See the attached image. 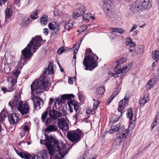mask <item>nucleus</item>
<instances>
[{"label": "nucleus", "instance_id": "f3484780", "mask_svg": "<svg viewBox=\"0 0 159 159\" xmlns=\"http://www.w3.org/2000/svg\"><path fill=\"white\" fill-rule=\"evenodd\" d=\"M50 107V110L49 111V115L50 117L55 120L58 117L62 116V113L60 112L57 111L55 109L51 110V107Z\"/></svg>", "mask_w": 159, "mask_h": 159}, {"label": "nucleus", "instance_id": "e2e57ef3", "mask_svg": "<svg viewBox=\"0 0 159 159\" xmlns=\"http://www.w3.org/2000/svg\"><path fill=\"white\" fill-rule=\"evenodd\" d=\"M53 101H53V98H50V102H49V104L52 105V103H53Z\"/></svg>", "mask_w": 159, "mask_h": 159}, {"label": "nucleus", "instance_id": "680f3d73", "mask_svg": "<svg viewBox=\"0 0 159 159\" xmlns=\"http://www.w3.org/2000/svg\"><path fill=\"white\" fill-rule=\"evenodd\" d=\"M85 52L86 54L88 53H90V52L92 53V51L91 50V49H87L85 51Z\"/></svg>", "mask_w": 159, "mask_h": 159}, {"label": "nucleus", "instance_id": "72a5a7b5", "mask_svg": "<svg viewBox=\"0 0 159 159\" xmlns=\"http://www.w3.org/2000/svg\"><path fill=\"white\" fill-rule=\"evenodd\" d=\"M59 24L56 23L55 22H50L48 24V27L50 30L52 31L55 28H57Z\"/></svg>", "mask_w": 159, "mask_h": 159}, {"label": "nucleus", "instance_id": "6e6552de", "mask_svg": "<svg viewBox=\"0 0 159 159\" xmlns=\"http://www.w3.org/2000/svg\"><path fill=\"white\" fill-rule=\"evenodd\" d=\"M17 109L22 115H24L29 112L30 108L27 102H23L20 103Z\"/></svg>", "mask_w": 159, "mask_h": 159}, {"label": "nucleus", "instance_id": "aec40b11", "mask_svg": "<svg viewBox=\"0 0 159 159\" xmlns=\"http://www.w3.org/2000/svg\"><path fill=\"white\" fill-rule=\"evenodd\" d=\"M31 99L33 101L34 107L36 109L37 108L38 109H40V101H41V99L39 98L36 97V96L32 95Z\"/></svg>", "mask_w": 159, "mask_h": 159}, {"label": "nucleus", "instance_id": "a18cd8bd", "mask_svg": "<svg viewBox=\"0 0 159 159\" xmlns=\"http://www.w3.org/2000/svg\"><path fill=\"white\" fill-rule=\"evenodd\" d=\"M148 102L147 99L145 97H143L140 101L139 103L140 106H143L144 104Z\"/></svg>", "mask_w": 159, "mask_h": 159}, {"label": "nucleus", "instance_id": "b1692460", "mask_svg": "<svg viewBox=\"0 0 159 159\" xmlns=\"http://www.w3.org/2000/svg\"><path fill=\"white\" fill-rule=\"evenodd\" d=\"M57 130L58 128L56 125L51 124L47 126V128L45 129V131L49 133H51L56 131Z\"/></svg>", "mask_w": 159, "mask_h": 159}, {"label": "nucleus", "instance_id": "4be33fe9", "mask_svg": "<svg viewBox=\"0 0 159 159\" xmlns=\"http://www.w3.org/2000/svg\"><path fill=\"white\" fill-rule=\"evenodd\" d=\"M152 0H144L143 2H140L142 9H148L151 8L152 6Z\"/></svg>", "mask_w": 159, "mask_h": 159}, {"label": "nucleus", "instance_id": "2f4dec72", "mask_svg": "<svg viewBox=\"0 0 159 159\" xmlns=\"http://www.w3.org/2000/svg\"><path fill=\"white\" fill-rule=\"evenodd\" d=\"M40 22L42 25H45L48 21V17L46 15H43L40 18Z\"/></svg>", "mask_w": 159, "mask_h": 159}, {"label": "nucleus", "instance_id": "bb28decb", "mask_svg": "<svg viewBox=\"0 0 159 159\" xmlns=\"http://www.w3.org/2000/svg\"><path fill=\"white\" fill-rule=\"evenodd\" d=\"M5 14L6 20L7 19H10L13 15L12 11L10 9L7 8L5 10Z\"/></svg>", "mask_w": 159, "mask_h": 159}, {"label": "nucleus", "instance_id": "cd10ccee", "mask_svg": "<svg viewBox=\"0 0 159 159\" xmlns=\"http://www.w3.org/2000/svg\"><path fill=\"white\" fill-rule=\"evenodd\" d=\"M110 29L112 32L118 33L120 34H122L125 32L123 29L120 28H111Z\"/></svg>", "mask_w": 159, "mask_h": 159}, {"label": "nucleus", "instance_id": "412c9836", "mask_svg": "<svg viewBox=\"0 0 159 159\" xmlns=\"http://www.w3.org/2000/svg\"><path fill=\"white\" fill-rule=\"evenodd\" d=\"M141 47H142V46L138 47L136 49L134 48L133 49H130L129 52L130 53V55L134 57L142 52L143 50V48H141Z\"/></svg>", "mask_w": 159, "mask_h": 159}, {"label": "nucleus", "instance_id": "774afa93", "mask_svg": "<svg viewBox=\"0 0 159 159\" xmlns=\"http://www.w3.org/2000/svg\"><path fill=\"white\" fill-rule=\"evenodd\" d=\"M117 65H119V66H120V64H121L123 63L121 61H120V60L117 61Z\"/></svg>", "mask_w": 159, "mask_h": 159}, {"label": "nucleus", "instance_id": "c03bdc74", "mask_svg": "<svg viewBox=\"0 0 159 159\" xmlns=\"http://www.w3.org/2000/svg\"><path fill=\"white\" fill-rule=\"evenodd\" d=\"M91 14H85L83 16V18L86 20H89L91 18H94L93 17L91 16Z\"/></svg>", "mask_w": 159, "mask_h": 159}, {"label": "nucleus", "instance_id": "20e7f679", "mask_svg": "<svg viewBox=\"0 0 159 159\" xmlns=\"http://www.w3.org/2000/svg\"><path fill=\"white\" fill-rule=\"evenodd\" d=\"M83 133L79 129L75 131H71L67 132V137L68 139L72 142L76 143L82 138Z\"/></svg>", "mask_w": 159, "mask_h": 159}, {"label": "nucleus", "instance_id": "13d9d810", "mask_svg": "<svg viewBox=\"0 0 159 159\" xmlns=\"http://www.w3.org/2000/svg\"><path fill=\"white\" fill-rule=\"evenodd\" d=\"M126 58L125 57H122L120 59V61H121L122 62H124L126 61Z\"/></svg>", "mask_w": 159, "mask_h": 159}, {"label": "nucleus", "instance_id": "4c0bfd02", "mask_svg": "<svg viewBox=\"0 0 159 159\" xmlns=\"http://www.w3.org/2000/svg\"><path fill=\"white\" fill-rule=\"evenodd\" d=\"M105 91V89L103 87H100L96 89V93L98 94L101 95Z\"/></svg>", "mask_w": 159, "mask_h": 159}, {"label": "nucleus", "instance_id": "c756f323", "mask_svg": "<svg viewBox=\"0 0 159 159\" xmlns=\"http://www.w3.org/2000/svg\"><path fill=\"white\" fill-rule=\"evenodd\" d=\"M152 57L156 62H158L159 60V51L157 50L156 51H153L152 53Z\"/></svg>", "mask_w": 159, "mask_h": 159}, {"label": "nucleus", "instance_id": "6e6d98bb", "mask_svg": "<svg viewBox=\"0 0 159 159\" xmlns=\"http://www.w3.org/2000/svg\"><path fill=\"white\" fill-rule=\"evenodd\" d=\"M2 91L4 93H5L6 92H7V91H9V92H10V91H12L13 90H14V89L13 88V89H11V90H10L9 91H8L5 88V87H2Z\"/></svg>", "mask_w": 159, "mask_h": 159}, {"label": "nucleus", "instance_id": "393cba45", "mask_svg": "<svg viewBox=\"0 0 159 159\" xmlns=\"http://www.w3.org/2000/svg\"><path fill=\"white\" fill-rule=\"evenodd\" d=\"M82 40L80 41V42H79L77 43L75 45V49L74 50V55L73 57V63H74L75 65V64L76 63V54L77 52L78 51V49L79 48L80 46V45L81 44Z\"/></svg>", "mask_w": 159, "mask_h": 159}, {"label": "nucleus", "instance_id": "5701e85b", "mask_svg": "<svg viewBox=\"0 0 159 159\" xmlns=\"http://www.w3.org/2000/svg\"><path fill=\"white\" fill-rule=\"evenodd\" d=\"M48 73V75H50L54 74V69L53 64L52 63H50L48 65V68L43 72V74L41 75H43L45 77V75Z\"/></svg>", "mask_w": 159, "mask_h": 159}, {"label": "nucleus", "instance_id": "e433bc0d", "mask_svg": "<svg viewBox=\"0 0 159 159\" xmlns=\"http://www.w3.org/2000/svg\"><path fill=\"white\" fill-rule=\"evenodd\" d=\"M112 0H102V2L103 3L104 8L105 7H109L110 6V3Z\"/></svg>", "mask_w": 159, "mask_h": 159}, {"label": "nucleus", "instance_id": "a19ab883", "mask_svg": "<svg viewBox=\"0 0 159 159\" xmlns=\"http://www.w3.org/2000/svg\"><path fill=\"white\" fill-rule=\"evenodd\" d=\"M38 10H36L31 15V17L32 19H35L38 17Z\"/></svg>", "mask_w": 159, "mask_h": 159}, {"label": "nucleus", "instance_id": "8fccbe9b", "mask_svg": "<svg viewBox=\"0 0 159 159\" xmlns=\"http://www.w3.org/2000/svg\"><path fill=\"white\" fill-rule=\"evenodd\" d=\"M62 48H60L57 51V53L58 54H61L63 53L65 50L64 48L62 47Z\"/></svg>", "mask_w": 159, "mask_h": 159}, {"label": "nucleus", "instance_id": "7c9ffc66", "mask_svg": "<svg viewBox=\"0 0 159 159\" xmlns=\"http://www.w3.org/2000/svg\"><path fill=\"white\" fill-rule=\"evenodd\" d=\"M154 83V79L153 78H151L145 86V88L148 90L152 88Z\"/></svg>", "mask_w": 159, "mask_h": 159}, {"label": "nucleus", "instance_id": "c9c22d12", "mask_svg": "<svg viewBox=\"0 0 159 159\" xmlns=\"http://www.w3.org/2000/svg\"><path fill=\"white\" fill-rule=\"evenodd\" d=\"M128 117L129 118L130 120H133V111H132V109L130 108L126 114Z\"/></svg>", "mask_w": 159, "mask_h": 159}, {"label": "nucleus", "instance_id": "dca6fc26", "mask_svg": "<svg viewBox=\"0 0 159 159\" xmlns=\"http://www.w3.org/2000/svg\"><path fill=\"white\" fill-rule=\"evenodd\" d=\"M107 16L111 18H114L116 16V12L115 10L111 6L104 7Z\"/></svg>", "mask_w": 159, "mask_h": 159}, {"label": "nucleus", "instance_id": "ddd939ff", "mask_svg": "<svg viewBox=\"0 0 159 159\" xmlns=\"http://www.w3.org/2000/svg\"><path fill=\"white\" fill-rule=\"evenodd\" d=\"M129 98L125 97L124 99L121 100L119 102V107L118 108L119 111H121L128 105Z\"/></svg>", "mask_w": 159, "mask_h": 159}, {"label": "nucleus", "instance_id": "f8f14e48", "mask_svg": "<svg viewBox=\"0 0 159 159\" xmlns=\"http://www.w3.org/2000/svg\"><path fill=\"white\" fill-rule=\"evenodd\" d=\"M131 11L137 13L142 9L140 2L139 1H137L133 3L130 6V8Z\"/></svg>", "mask_w": 159, "mask_h": 159}, {"label": "nucleus", "instance_id": "49530a36", "mask_svg": "<svg viewBox=\"0 0 159 159\" xmlns=\"http://www.w3.org/2000/svg\"><path fill=\"white\" fill-rule=\"evenodd\" d=\"M73 26V24L72 23L69 22H66L65 24V29L68 31L72 28Z\"/></svg>", "mask_w": 159, "mask_h": 159}, {"label": "nucleus", "instance_id": "de8ad7c7", "mask_svg": "<svg viewBox=\"0 0 159 159\" xmlns=\"http://www.w3.org/2000/svg\"><path fill=\"white\" fill-rule=\"evenodd\" d=\"M116 95L117 94L116 93V92H114L113 93L111 97L109 98L108 100L107 103L108 105L110 104L112 100L116 96Z\"/></svg>", "mask_w": 159, "mask_h": 159}, {"label": "nucleus", "instance_id": "a878e982", "mask_svg": "<svg viewBox=\"0 0 159 159\" xmlns=\"http://www.w3.org/2000/svg\"><path fill=\"white\" fill-rule=\"evenodd\" d=\"M121 124L119 123L118 124L114 126H112L111 127V129L109 130V133L111 134L115 132L118 130H119L120 132L122 129H121L120 127Z\"/></svg>", "mask_w": 159, "mask_h": 159}, {"label": "nucleus", "instance_id": "5fc2aeb1", "mask_svg": "<svg viewBox=\"0 0 159 159\" xmlns=\"http://www.w3.org/2000/svg\"><path fill=\"white\" fill-rule=\"evenodd\" d=\"M49 30L48 28L43 29V33L44 35H47L48 34Z\"/></svg>", "mask_w": 159, "mask_h": 159}, {"label": "nucleus", "instance_id": "0e129e2a", "mask_svg": "<svg viewBox=\"0 0 159 159\" xmlns=\"http://www.w3.org/2000/svg\"><path fill=\"white\" fill-rule=\"evenodd\" d=\"M83 29L82 30L81 32H83L87 28V26L86 25H84L83 27Z\"/></svg>", "mask_w": 159, "mask_h": 159}, {"label": "nucleus", "instance_id": "2eb2a0df", "mask_svg": "<svg viewBox=\"0 0 159 159\" xmlns=\"http://www.w3.org/2000/svg\"><path fill=\"white\" fill-rule=\"evenodd\" d=\"M21 102L20 99V98H18L17 96L16 95L15 96L14 99L13 101L10 102L8 104L11 108L13 109L14 107H17V108L18 106H19L20 103Z\"/></svg>", "mask_w": 159, "mask_h": 159}, {"label": "nucleus", "instance_id": "a211bd4d", "mask_svg": "<svg viewBox=\"0 0 159 159\" xmlns=\"http://www.w3.org/2000/svg\"><path fill=\"white\" fill-rule=\"evenodd\" d=\"M8 118L9 123L14 125L17 123L19 117L17 114L13 113L9 115Z\"/></svg>", "mask_w": 159, "mask_h": 159}, {"label": "nucleus", "instance_id": "79ce46f5", "mask_svg": "<svg viewBox=\"0 0 159 159\" xmlns=\"http://www.w3.org/2000/svg\"><path fill=\"white\" fill-rule=\"evenodd\" d=\"M131 67V64L127 66L126 65L124 66L123 68L121 69V73H123L126 72V70L128 69L129 70V69H130Z\"/></svg>", "mask_w": 159, "mask_h": 159}, {"label": "nucleus", "instance_id": "37998d69", "mask_svg": "<svg viewBox=\"0 0 159 159\" xmlns=\"http://www.w3.org/2000/svg\"><path fill=\"white\" fill-rule=\"evenodd\" d=\"M4 71L6 74H8L11 70L10 65L8 64H5Z\"/></svg>", "mask_w": 159, "mask_h": 159}, {"label": "nucleus", "instance_id": "9b49d317", "mask_svg": "<svg viewBox=\"0 0 159 159\" xmlns=\"http://www.w3.org/2000/svg\"><path fill=\"white\" fill-rule=\"evenodd\" d=\"M15 151L18 154L21 158L25 159H35V156L32 155L31 154L28 153V152L25 151H22L19 152L15 150Z\"/></svg>", "mask_w": 159, "mask_h": 159}, {"label": "nucleus", "instance_id": "f257e3e1", "mask_svg": "<svg viewBox=\"0 0 159 159\" xmlns=\"http://www.w3.org/2000/svg\"><path fill=\"white\" fill-rule=\"evenodd\" d=\"M44 136L45 139L41 140L40 142L41 144L46 145L48 150V153L50 156L51 158L55 154V148L59 152L58 155L56 154L55 155L54 159H61L60 156L63 157L68 152L64 144L63 143L61 142H59L51 135H48L45 134ZM37 158L44 159L42 156H39V155H37Z\"/></svg>", "mask_w": 159, "mask_h": 159}, {"label": "nucleus", "instance_id": "bf43d9fd", "mask_svg": "<svg viewBox=\"0 0 159 159\" xmlns=\"http://www.w3.org/2000/svg\"><path fill=\"white\" fill-rule=\"evenodd\" d=\"M7 0H0V6L2 4H4L6 2Z\"/></svg>", "mask_w": 159, "mask_h": 159}, {"label": "nucleus", "instance_id": "1a4fd4ad", "mask_svg": "<svg viewBox=\"0 0 159 159\" xmlns=\"http://www.w3.org/2000/svg\"><path fill=\"white\" fill-rule=\"evenodd\" d=\"M57 124L59 129L62 130L66 131L69 129V126L66 120L62 119H58L57 120Z\"/></svg>", "mask_w": 159, "mask_h": 159}, {"label": "nucleus", "instance_id": "3c124183", "mask_svg": "<svg viewBox=\"0 0 159 159\" xmlns=\"http://www.w3.org/2000/svg\"><path fill=\"white\" fill-rule=\"evenodd\" d=\"M132 39L129 38H127L126 39L125 42L127 45L128 46V45H129V43L132 41Z\"/></svg>", "mask_w": 159, "mask_h": 159}, {"label": "nucleus", "instance_id": "338daca9", "mask_svg": "<svg viewBox=\"0 0 159 159\" xmlns=\"http://www.w3.org/2000/svg\"><path fill=\"white\" fill-rule=\"evenodd\" d=\"M157 62H154L152 64V67H154V66H155L157 65Z\"/></svg>", "mask_w": 159, "mask_h": 159}, {"label": "nucleus", "instance_id": "f03ea898", "mask_svg": "<svg viewBox=\"0 0 159 159\" xmlns=\"http://www.w3.org/2000/svg\"><path fill=\"white\" fill-rule=\"evenodd\" d=\"M46 78L41 75L39 79L35 80L31 85L32 95H39L43 92L49 89L48 82L46 81Z\"/></svg>", "mask_w": 159, "mask_h": 159}, {"label": "nucleus", "instance_id": "58836bf2", "mask_svg": "<svg viewBox=\"0 0 159 159\" xmlns=\"http://www.w3.org/2000/svg\"><path fill=\"white\" fill-rule=\"evenodd\" d=\"M57 28H55L52 31V33L54 35L56 36L58 35L60 32V29L59 24L58 25Z\"/></svg>", "mask_w": 159, "mask_h": 159}, {"label": "nucleus", "instance_id": "052dcab7", "mask_svg": "<svg viewBox=\"0 0 159 159\" xmlns=\"http://www.w3.org/2000/svg\"><path fill=\"white\" fill-rule=\"evenodd\" d=\"M23 129L24 131H28V126L27 125H26L24 128Z\"/></svg>", "mask_w": 159, "mask_h": 159}, {"label": "nucleus", "instance_id": "864d4df0", "mask_svg": "<svg viewBox=\"0 0 159 159\" xmlns=\"http://www.w3.org/2000/svg\"><path fill=\"white\" fill-rule=\"evenodd\" d=\"M137 26H138V25L135 24L133 25L132 26V27L131 30L129 31V33H130V32H132L133 30H134L135 29H136L137 28Z\"/></svg>", "mask_w": 159, "mask_h": 159}, {"label": "nucleus", "instance_id": "0eeeda50", "mask_svg": "<svg viewBox=\"0 0 159 159\" xmlns=\"http://www.w3.org/2000/svg\"><path fill=\"white\" fill-rule=\"evenodd\" d=\"M129 132L128 129L123 130L122 129L120 132L116 133V138L115 140L116 144L120 145L122 141V139L126 138Z\"/></svg>", "mask_w": 159, "mask_h": 159}, {"label": "nucleus", "instance_id": "6ab92c4d", "mask_svg": "<svg viewBox=\"0 0 159 159\" xmlns=\"http://www.w3.org/2000/svg\"><path fill=\"white\" fill-rule=\"evenodd\" d=\"M20 73V71L18 70H15L12 71L13 78L11 81L12 87H13L17 83V78Z\"/></svg>", "mask_w": 159, "mask_h": 159}, {"label": "nucleus", "instance_id": "603ef678", "mask_svg": "<svg viewBox=\"0 0 159 159\" xmlns=\"http://www.w3.org/2000/svg\"><path fill=\"white\" fill-rule=\"evenodd\" d=\"M30 0H24L23 5L25 6H27L28 5Z\"/></svg>", "mask_w": 159, "mask_h": 159}, {"label": "nucleus", "instance_id": "423d86ee", "mask_svg": "<svg viewBox=\"0 0 159 159\" xmlns=\"http://www.w3.org/2000/svg\"><path fill=\"white\" fill-rule=\"evenodd\" d=\"M67 104L70 113L73 112V109L75 111L76 114L74 116V118L77 120L80 114H81L80 111L79 110V103L74 100H70L67 102Z\"/></svg>", "mask_w": 159, "mask_h": 159}, {"label": "nucleus", "instance_id": "39448f33", "mask_svg": "<svg viewBox=\"0 0 159 159\" xmlns=\"http://www.w3.org/2000/svg\"><path fill=\"white\" fill-rule=\"evenodd\" d=\"M83 63L86 70H90L91 68H94L98 66L95 58L91 55L86 57L84 59Z\"/></svg>", "mask_w": 159, "mask_h": 159}, {"label": "nucleus", "instance_id": "4468645a", "mask_svg": "<svg viewBox=\"0 0 159 159\" xmlns=\"http://www.w3.org/2000/svg\"><path fill=\"white\" fill-rule=\"evenodd\" d=\"M86 11V9L84 6H82L78 9L75 10L74 12L72 17L74 18H76L80 15H83Z\"/></svg>", "mask_w": 159, "mask_h": 159}, {"label": "nucleus", "instance_id": "9d476101", "mask_svg": "<svg viewBox=\"0 0 159 159\" xmlns=\"http://www.w3.org/2000/svg\"><path fill=\"white\" fill-rule=\"evenodd\" d=\"M74 95L73 94H64L62 95L60 98H57L56 99V101L54 103V105L57 106V104L59 105L64 102V99H70L72 98H74Z\"/></svg>", "mask_w": 159, "mask_h": 159}, {"label": "nucleus", "instance_id": "7ed1b4c3", "mask_svg": "<svg viewBox=\"0 0 159 159\" xmlns=\"http://www.w3.org/2000/svg\"><path fill=\"white\" fill-rule=\"evenodd\" d=\"M43 43V40L40 36H36L33 39L26 48L21 51L24 57L27 58L32 55V53L31 52L32 46L33 47V51L34 53L40 46L41 44Z\"/></svg>", "mask_w": 159, "mask_h": 159}, {"label": "nucleus", "instance_id": "f704fd0d", "mask_svg": "<svg viewBox=\"0 0 159 159\" xmlns=\"http://www.w3.org/2000/svg\"><path fill=\"white\" fill-rule=\"evenodd\" d=\"M114 71L116 73L112 74V76L114 77H115L117 74L121 73L120 67L119 66V65H117V66L115 67L114 69Z\"/></svg>", "mask_w": 159, "mask_h": 159}, {"label": "nucleus", "instance_id": "69168bd1", "mask_svg": "<svg viewBox=\"0 0 159 159\" xmlns=\"http://www.w3.org/2000/svg\"><path fill=\"white\" fill-rule=\"evenodd\" d=\"M99 103H100V102H98L97 103V105L96 104L94 103V105H93L94 108H95V106H96V108H96L98 107H97L98 105L99 104Z\"/></svg>", "mask_w": 159, "mask_h": 159}, {"label": "nucleus", "instance_id": "09e8293b", "mask_svg": "<svg viewBox=\"0 0 159 159\" xmlns=\"http://www.w3.org/2000/svg\"><path fill=\"white\" fill-rule=\"evenodd\" d=\"M52 121V118H48L47 120L45 122V124L47 126H48L49 124L51 123Z\"/></svg>", "mask_w": 159, "mask_h": 159}, {"label": "nucleus", "instance_id": "473e14b6", "mask_svg": "<svg viewBox=\"0 0 159 159\" xmlns=\"http://www.w3.org/2000/svg\"><path fill=\"white\" fill-rule=\"evenodd\" d=\"M50 110V107L49 106L46 111L42 115L41 120L43 122H45V119L49 112V111Z\"/></svg>", "mask_w": 159, "mask_h": 159}, {"label": "nucleus", "instance_id": "4d7b16f0", "mask_svg": "<svg viewBox=\"0 0 159 159\" xmlns=\"http://www.w3.org/2000/svg\"><path fill=\"white\" fill-rule=\"evenodd\" d=\"M129 43V45H128V46H129L131 47H133L135 45V43L133 42L132 40V41H131V42Z\"/></svg>", "mask_w": 159, "mask_h": 159}, {"label": "nucleus", "instance_id": "ea45409f", "mask_svg": "<svg viewBox=\"0 0 159 159\" xmlns=\"http://www.w3.org/2000/svg\"><path fill=\"white\" fill-rule=\"evenodd\" d=\"M157 120H159V115L157 114H156L155 118H154V121L153 122L151 125V128L153 129L157 124Z\"/></svg>", "mask_w": 159, "mask_h": 159}, {"label": "nucleus", "instance_id": "c85d7f7f", "mask_svg": "<svg viewBox=\"0 0 159 159\" xmlns=\"http://www.w3.org/2000/svg\"><path fill=\"white\" fill-rule=\"evenodd\" d=\"M30 19L28 17H24L21 19L20 25L22 27H25L29 23Z\"/></svg>", "mask_w": 159, "mask_h": 159}]
</instances>
